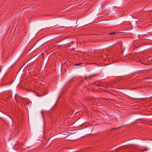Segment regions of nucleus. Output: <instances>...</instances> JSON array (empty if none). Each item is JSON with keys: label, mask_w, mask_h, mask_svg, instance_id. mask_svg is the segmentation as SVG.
<instances>
[{"label": "nucleus", "mask_w": 152, "mask_h": 152, "mask_svg": "<svg viewBox=\"0 0 152 152\" xmlns=\"http://www.w3.org/2000/svg\"><path fill=\"white\" fill-rule=\"evenodd\" d=\"M42 116H43V114L42 113Z\"/></svg>", "instance_id": "dca6fc26"}, {"label": "nucleus", "mask_w": 152, "mask_h": 152, "mask_svg": "<svg viewBox=\"0 0 152 152\" xmlns=\"http://www.w3.org/2000/svg\"><path fill=\"white\" fill-rule=\"evenodd\" d=\"M16 95H17V94H16V95H15V97H16Z\"/></svg>", "instance_id": "f3484780"}, {"label": "nucleus", "mask_w": 152, "mask_h": 152, "mask_svg": "<svg viewBox=\"0 0 152 152\" xmlns=\"http://www.w3.org/2000/svg\"><path fill=\"white\" fill-rule=\"evenodd\" d=\"M89 34L91 35H97V34Z\"/></svg>", "instance_id": "1a4fd4ad"}, {"label": "nucleus", "mask_w": 152, "mask_h": 152, "mask_svg": "<svg viewBox=\"0 0 152 152\" xmlns=\"http://www.w3.org/2000/svg\"><path fill=\"white\" fill-rule=\"evenodd\" d=\"M122 148H119V149L120 150V151H121V149Z\"/></svg>", "instance_id": "9d476101"}, {"label": "nucleus", "mask_w": 152, "mask_h": 152, "mask_svg": "<svg viewBox=\"0 0 152 152\" xmlns=\"http://www.w3.org/2000/svg\"><path fill=\"white\" fill-rule=\"evenodd\" d=\"M75 43V42L74 41H71L70 42L68 43L69 45L70 46L71 45H72L74 43Z\"/></svg>", "instance_id": "7ed1b4c3"}, {"label": "nucleus", "mask_w": 152, "mask_h": 152, "mask_svg": "<svg viewBox=\"0 0 152 152\" xmlns=\"http://www.w3.org/2000/svg\"><path fill=\"white\" fill-rule=\"evenodd\" d=\"M72 98H71L70 99V101H71L72 100Z\"/></svg>", "instance_id": "9b49d317"}, {"label": "nucleus", "mask_w": 152, "mask_h": 152, "mask_svg": "<svg viewBox=\"0 0 152 152\" xmlns=\"http://www.w3.org/2000/svg\"><path fill=\"white\" fill-rule=\"evenodd\" d=\"M148 149L147 148H145L143 150L141 149L138 151V152H144V151H148Z\"/></svg>", "instance_id": "f257e3e1"}, {"label": "nucleus", "mask_w": 152, "mask_h": 152, "mask_svg": "<svg viewBox=\"0 0 152 152\" xmlns=\"http://www.w3.org/2000/svg\"><path fill=\"white\" fill-rule=\"evenodd\" d=\"M115 34V32H111V33H110L109 34V35H112V34Z\"/></svg>", "instance_id": "0eeeda50"}, {"label": "nucleus", "mask_w": 152, "mask_h": 152, "mask_svg": "<svg viewBox=\"0 0 152 152\" xmlns=\"http://www.w3.org/2000/svg\"><path fill=\"white\" fill-rule=\"evenodd\" d=\"M121 126H120L118 127H117L116 128H113V129H118V128H121Z\"/></svg>", "instance_id": "6e6552de"}, {"label": "nucleus", "mask_w": 152, "mask_h": 152, "mask_svg": "<svg viewBox=\"0 0 152 152\" xmlns=\"http://www.w3.org/2000/svg\"><path fill=\"white\" fill-rule=\"evenodd\" d=\"M88 99L89 100H90V99L89 98H88Z\"/></svg>", "instance_id": "4468645a"}, {"label": "nucleus", "mask_w": 152, "mask_h": 152, "mask_svg": "<svg viewBox=\"0 0 152 152\" xmlns=\"http://www.w3.org/2000/svg\"><path fill=\"white\" fill-rule=\"evenodd\" d=\"M37 96H40V95H38V94H37Z\"/></svg>", "instance_id": "2eb2a0df"}, {"label": "nucleus", "mask_w": 152, "mask_h": 152, "mask_svg": "<svg viewBox=\"0 0 152 152\" xmlns=\"http://www.w3.org/2000/svg\"><path fill=\"white\" fill-rule=\"evenodd\" d=\"M81 64L80 63H77V64H75V66H79Z\"/></svg>", "instance_id": "423d86ee"}, {"label": "nucleus", "mask_w": 152, "mask_h": 152, "mask_svg": "<svg viewBox=\"0 0 152 152\" xmlns=\"http://www.w3.org/2000/svg\"><path fill=\"white\" fill-rule=\"evenodd\" d=\"M76 103L75 102H73L72 103V104H76Z\"/></svg>", "instance_id": "f8f14e48"}, {"label": "nucleus", "mask_w": 152, "mask_h": 152, "mask_svg": "<svg viewBox=\"0 0 152 152\" xmlns=\"http://www.w3.org/2000/svg\"><path fill=\"white\" fill-rule=\"evenodd\" d=\"M73 82L72 80V79L70 80L68 82L67 84H69L70 83H72Z\"/></svg>", "instance_id": "39448f33"}, {"label": "nucleus", "mask_w": 152, "mask_h": 152, "mask_svg": "<svg viewBox=\"0 0 152 152\" xmlns=\"http://www.w3.org/2000/svg\"><path fill=\"white\" fill-rule=\"evenodd\" d=\"M97 75L96 74H94L93 75H91L90 76H88L87 77L89 79H91V77H95V76Z\"/></svg>", "instance_id": "f03ea898"}, {"label": "nucleus", "mask_w": 152, "mask_h": 152, "mask_svg": "<svg viewBox=\"0 0 152 152\" xmlns=\"http://www.w3.org/2000/svg\"><path fill=\"white\" fill-rule=\"evenodd\" d=\"M28 102L27 101H24V104H28L29 103H28Z\"/></svg>", "instance_id": "20e7f679"}, {"label": "nucleus", "mask_w": 152, "mask_h": 152, "mask_svg": "<svg viewBox=\"0 0 152 152\" xmlns=\"http://www.w3.org/2000/svg\"><path fill=\"white\" fill-rule=\"evenodd\" d=\"M86 78H87V77H84V79H86Z\"/></svg>", "instance_id": "ddd939ff"}]
</instances>
